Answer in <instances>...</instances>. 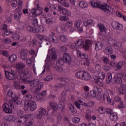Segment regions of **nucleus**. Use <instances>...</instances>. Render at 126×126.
Here are the masks:
<instances>
[{
  "instance_id": "1",
  "label": "nucleus",
  "mask_w": 126,
  "mask_h": 126,
  "mask_svg": "<svg viewBox=\"0 0 126 126\" xmlns=\"http://www.w3.org/2000/svg\"><path fill=\"white\" fill-rule=\"evenodd\" d=\"M61 105L62 103L59 104L58 106L57 103L51 101L49 102V106L48 107L47 111L48 112H51V114H55L59 108L61 112H63V110H64V105L62 107Z\"/></svg>"
},
{
  "instance_id": "2",
  "label": "nucleus",
  "mask_w": 126,
  "mask_h": 126,
  "mask_svg": "<svg viewBox=\"0 0 126 126\" xmlns=\"http://www.w3.org/2000/svg\"><path fill=\"white\" fill-rule=\"evenodd\" d=\"M91 4L93 6V7H97V8L102 9L104 10V12H106L108 14H112V10H113V9L111 8V6L107 4L101 5L98 2L93 3V2H91Z\"/></svg>"
},
{
  "instance_id": "3",
  "label": "nucleus",
  "mask_w": 126,
  "mask_h": 126,
  "mask_svg": "<svg viewBox=\"0 0 126 126\" xmlns=\"http://www.w3.org/2000/svg\"><path fill=\"white\" fill-rule=\"evenodd\" d=\"M31 86H32V87H36V86H37V88L33 91L34 93L37 94V93L40 92L41 89L43 88L44 84L43 82H39L38 80L35 79L31 82Z\"/></svg>"
},
{
  "instance_id": "4",
  "label": "nucleus",
  "mask_w": 126,
  "mask_h": 126,
  "mask_svg": "<svg viewBox=\"0 0 126 126\" xmlns=\"http://www.w3.org/2000/svg\"><path fill=\"white\" fill-rule=\"evenodd\" d=\"M35 7L31 10L32 12L35 15V16H38L41 15L43 13V9L42 7H40L38 3H37L35 5Z\"/></svg>"
},
{
  "instance_id": "5",
  "label": "nucleus",
  "mask_w": 126,
  "mask_h": 126,
  "mask_svg": "<svg viewBox=\"0 0 126 126\" xmlns=\"http://www.w3.org/2000/svg\"><path fill=\"white\" fill-rule=\"evenodd\" d=\"M57 57L56 54H53L51 55V58L49 57V55H47V57L45 61V63H48L51 65H54V64H55V63H56V61H57Z\"/></svg>"
},
{
  "instance_id": "6",
  "label": "nucleus",
  "mask_w": 126,
  "mask_h": 126,
  "mask_svg": "<svg viewBox=\"0 0 126 126\" xmlns=\"http://www.w3.org/2000/svg\"><path fill=\"white\" fill-rule=\"evenodd\" d=\"M38 112L39 114H35L34 116L36 119H38L39 120L42 119L43 117H45L46 114H47L46 109L43 107L39 108Z\"/></svg>"
},
{
  "instance_id": "7",
  "label": "nucleus",
  "mask_w": 126,
  "mask_h": 126,
  "mask_svg": "<svg viewBox=\"0 0 126 126\" xmlns=\"http://www.w3.org/2000/svg\"><path fill=\"white\" fill-rule=\"evenodd\" d=\"M5 75L9 80H15L17 78V75L14 72H9L8 71H5Z\"/></svg>"
},
{
  "instance_id": "8",
  "label": "nucleus",
  "mask_w": 126,
  "mask_h": 126,
  "mask_svg": "<svg viewBox=\"0 0 126 126\" xmlns=\"http://www.w3.org/2000/svg\"><path fill=\"white\" fill-rule=\"evenodd\" d=\"M30 108V110L31 111H34V110H36L37 109V106H36V102L35 101H33L32 102H31L29 104L25 105V109L26 111H27L28 109Z\"/></svg>"
},
{
  "instance_id": "9",
  "label": "nucleus",
  "mask_w": 126,
  "mask_h": 126,
  "mask_svg": "<svg viewBox=\"0 0 126 126\" xmlns=\"http://www.w3.org/2000/svg\"><path fill=\"white\" fill-rule=\"evenodd\" d=\"M74 26L75 27L77 28L79 33H82V32L83 31V25H82L81 21L79 20H76L74 23Z\"/></svg>"
},
{
  "instance_id": "10",
  "label": "nucleus",
  "mask_w": 126,
  "mask_h": 126,
  "mask_svg": "<svg viewBox=\"0 0 126 126\" xmlns=\"http://www.w3.org/2000/svg\"><path fill=\"white\" fill-rule=\"evenodd\" d=\"M102 99L103 101H105V100H107L108 102L110 103L111 105H115V101L113 100H112L111 98L110 97V94H109V93L108 92H105L103 95Z\"/></svg>"
},
{
  "instance_id": "11",
  "label": "nucleus",
  "mask_w": 126,
  "mask_h": 126,
  "mask_svg": "<svg viewBox=\"0 0 126 126\" xmlns=\"http://www.w3.org/2000/svg\"><path fill=\"white\" fill-rule=\"evenodd\" d=\"M2 108L3 112H5L6 114H11L12 113V109H10V106H9L8 103H4Z\"/></svg>"
},
{
  "instance_id": "12",
  "label": "nucleus",
  "mask_w": 126,
  "mask_h": 126,
  "mask_svg": "<svg viewBox=\"0 0 126 126\" xmlns=\"http://www.w3.org/2000/svg\"><path fill=\"white\" fill-rule=\"evenodd\" d=\"M19 105L18 102V97L13 98L11 101H10V105L11 109H14L15 107H17Z\"/></svg>"
},
{
  "instance_id": "13",
  "label": "nucleus",
  "mask_w": 126,
  "mask_h": 126,
  "mask_svg": "<svg viewBox=\"0 0 126 126\" xmlns=\"http://www.w3.org/2000/svg\"><path fill=\"white\" fill-rule=\"evenodd\" d=\"M63 60H64V63H68V64L71 63V57H70V55H69V54L67 53L63 54Z\"/></svg>"
},
{
  "instance_id": "14",
  "label": "nucleus",
  "mask_w": 126,
  "mask_h": 126,
  "mask_svg": "<svg viewBox=\"0 0 126 126\" xmlns=\"http://www.w3.org/2000/svg\"><path fill=\"white\" fill-rule=\"evenodd\" d=\"M59 12L60 13H61V14H63V15H65V16H69V15H71V12L69 11V10H67V9L64 8L63 7H62V6H60V9H59Z\"/></svg>"
},
{
  "instance_id": "15",
  "label": "nucleus",
  "mask_w": 126,
  "mask_h": 126,
  "mask_svg": "<svg viewBox=\"0 0 126 126\" xmlns=\"http://www.w3.org/2000/svg\"><path fill=\"white\" fill-rule=\"evenodd\" d=\"M26 65L25 64L23 63H18L16 64V68L17 69V72H21V71H23L25 70L24 68Z\"/></svg>"
},
{
  "instance_id": "16",
  "label": "nucleus",
  "mask_w": 126,
  "mask_h": 126,
  "mask_svg": "<svg viewBox=\"0 0 126 126\" xmlns=\"http://www.w3.org/2000/svg\"><path fill=\"white\" fill-rule=\"evenodd\" d=\"M19 73L18 75V78L19 80H23L27 75H28V72H26L25 70L21 71V72H17Z\"/></svg>"
},
{
  "instance_id": "17",
  "label": "nucleus",
  "mask_w": 126,
  "mask_h": 126,
  "mask_svg": "<svg viewBox=\"0 0 126 126\" xmlns=\"http://www.w3.org/2000/svg\"><path fill=\"white\" fill-rule=\"evenodd\" d=\"M92 45V41L89 39H86L85 41V45L83 46V48L85 50V51H89L90 47Z\"/></svg>"
},
{
  "instance_id": "18",
  "label": "nucleus",
  "mask_w": 126,
  "mask_h": 126,
  "mask_svg": "<svg viewBox=\"0 0 126 126\" xmlns=\"http://www.w3.org/2000/svg\"><path fill=\"white\" fill-rule=\"evenodd\" d=\"M112 27L114 29H118V30H122L123 29V25L119 24L118 22H112Z\"/></svg>"
},
{
  "instance_id": "19",
  "label": "nucleus",
  "mask_w": 126,
  "mask_h": 126,
  "mask_svg": "<svg viewBox=\"0 0 126 126\" xmlns=\"http://www.w3.org/2000/svg\"><path fill=\"white\" fill-rule=\"evenodd\" d=\"M33 100V97L31 94H27L26 96V100L25 101V105H28L30 103L34 102Z\"/></svg>"
},
{
  "instance_id": "20",
  "label": "nucleus",
  "mask_w": 126,
  "mask_h": 126,
  "mask_svg": "<svg viewBox=\"0 0 126 126\" xmlns=\"http://www.w3.org/2000/svg\"><path fill=\"white\" fill-rule=\"evenodd\" d=\"M98 88H99V87L94 86V87L93 90H92L90 92V94H91V96H92L93 97V98H95L96 97V96L97 95V92L98 91Z\"/></svg>"
},
{
  "instance_id": "21",
  "label": "nucleus",
  "mask_w": 126,
  "mask_h": 126,
  "mask_svg": "<svg viewBox=\"0 0 126 126\" xmlns=\"http://www.w3.org/2000/svg\"><path fill=\"white\" fill-rule=\"evenodd\" d=\"M49 40L51 42H52V43H54L55 44H58V43H59V38L53 34H50L49 35Z\"/></svg>"
},
{
  "instance_id": "22",
  "label": "nucleus",
  "mask_w": 126,
  "mask_h": 126,
  "mask_svg": "<svg viewBox=\"0 0 126 126\" xmlns=\"http://www.w3.org/2000/svg\"><path fill=\"white\" fill-rule=\"evenodd\" d=\"M49 8L51 9V10H57V11H60V9L61 8V5L58 4H54L53 5H51L49 6Z\"/></svg>"
},
{
  "instance_id": "23",
  "label": "nucleus",
  "mask_w": 126,
  "mask_h": 126,
  "mask_svg": "<svg viewBox=\"0 0 126 126\" xmlns=\"http://www.w3.org/2000/svg\"><path fill=\"white\" fill-rule=\"evenodd\" d=\"M92 77L90 74H89L88 72L84 71V73L83 75V78L82 79L83 80H90L91 79Z\"/></svg>"
},
{
  "instance_id": "24",
  "label": "nucleus",
  "mask_w": 126,
  "mask_h": 126,
  "mask_svg": "<svg viewBox=\"0 0 126 126\" xmlns=\"http://www.w3.org/2000/svg\"><path fill=\"white\" fill-rule=\"evenodd\" d=\"M110 119L111 121H113V122H117L118 120H119V117H118V115L116 112H114L110 115Z\"/></svg>"
},
{
  "instance_id": "25",
  "label": "nucleus",
  "mask_w": 126,
  "mask_h": 126,
  "mask_svg": "<svg viewBox=\"0 0 126 126\" xmlns=\"http://www.w3.org/2000/svg\"><path fill=\"white\" fill-rule=\"evenodd\" d=\"M102 89L98 87V89L97 90V92H96V95L95 97H96V99L98 100H102Z\"/></svg>"
},
{
  "instance_id": "26",
  "label": "nucleus",
  "mask_w": 126,
  "mask_h": 126,
  "mask_svg": "<svg viewBox=\"0 0 126 126\" xmlns=\"http://www.w3.org/2000/svg\"><path fill=\"white\" fill-rule=\"evenodd\" d=\"M94 45L95 46V50L96 51H99L103 48V43L101 41H98L97 42L95 43Z\"/></svg>"
},
{
  "instance_id": "27",
  "label": "nucleus",
  "mask_w": 126,
  "mask_h": 126,
  "mask_svg": "<svg viewBox=\"0 0 126 126\" xmlns=\"http://www.w3.org/2000/svg\"><path fill=\"white\" fill-rule=\"evenodd\" d=\"M20 58L23 60H25L27 59V50L24 49L21 51Z\"/></svg>"
},
{
  "instance_id": "28",
  "label": "nucleus",
  "mask_w": 126,
  "mask_h": 126,
  "mask_svg": "<svg viewBox=\"0 0 126 126\" xmlns=\"http://www.w3.org/2000/svg\"><path fill=\"white\" fill-rule=\"evenodd\" d=\"M103 52L106 55H110L113 53V49L111 46H109L104 50Z\"/></svg>"
},
{
  "instance_id": "29",
  "label": "nucleus",
  "mask_w": 126,
  "mask_h": 126,
  "mask_svg": "<svg viewBox=\"0 0 126 126\" xmlns=\"http://www.w3.org/2000/svg\"><path fill=\"white\" fill-rule=\"evenodd\" d=\"M84 71H80L75 73V77L79 79H82Z\"/></svg>"
},
{
  "instance_id": "30",
  "label": "nucleus",
  "mask_w": 126,
  "mask_h": 126,
  "mask_svg": "<svg viewBox=\"0 0 126 126\" xmlns=\"http://www.w3.org/2000/svg\"><path fill=\"white\" fill-rule=\"evenodd\" d=\"M122 82H123L122 79L114 76L112 79V83H122Z\"/></svg>"
},
{
  "instance_id": "31",
  "label": "nucleus",
  "mask_w": 126,
  "mask_h": 126,
  "mask_svg": "<svg viewBox=\"0 0 126 126\" xmlns=\"http://www.w3.org/2000/svg\"><path fill=\"white\" fill-rule=\"evenodd\" d=\"M58 0L61 4L65 6V7H69V3L65 1V0Z\"/></svg>"
},
{
  "instance_id": "32",
  "label": "nucleus",
  "mask_w": 126,
  "mask_h": 126,
  "mask_svg": "<svg viewBox=\"0 0 126 126\" xmlns=\"http://www.w3.org/2000/svg\"><path fill=\"white\" fill-rule=\"evenodd\" d=\"M64 64V61L63 59H60L57 61L56 66H63Z\"/></svg>"
},
{
  "instance_id": "33",
  "label": "nucleus",
  "mask_w": 126,
  "mask_h": 126,
  "mask_svg": "<svg viewBox=\"0 0 126 126\" xmlns=\"http://www.w3.org/2000/svg\"><path fill=\"white\" fill-rule=\"evenodd\" d=\"M14 116L13 115H7L4 117L5 122H7L9 123L11 121H13V118Z\"/></svg>"
},
{
  "instance_id": "34",
  "label": "nucleus",
  "mask_w": 126,
  "mask_h": 126,
  "mask_svg": "<svg viewBox=\"0 0 126 126\" xmlns=\"http://www.w3.org/2000/svg\"><path fill=\"white\" fill-rule=\"evenodd\" d=\"M7 96H9V97H11L12 99H14V98L18 97L15 94H13V93L12 92V91L11 90H9L7 92Z\"/></svg>"
},
{
  "instance_id": "35",
  "label": "nucleus",
  "mask_w": 126,
  "mask_h": 126,
  "mask_svg": "<svg viewBox=\"0 0 126 126\" xmlns=\"http://www.w3.org/2000/svg\"><path fill=\"white\" fill-rule=\"evenodd\" d=\"M123 64H124V62H123L122 61L117 63V64L115 65V70H119L121 69Z\"/></svg>"
},
{
  "instance_id": "36",
  "label": "nucleus",
  "mask_w": 126,
  "mask_h": 126,
  "mask_svg": "<svg viewBox=\"0 0 126 126\" xmlns=\"http://www.w3.org/2000/svg\"><path fill=\"white\" fill-rule=\"evenodd\" d=\"M106 78V82L108 84L111 83V82L113 83V77L112 76V74L109 73L107 75Z\"/></svg>"
},
{
  "instance_id": "37",
  "label": "nucleus",
  "mask_w": 126,
  "mask_h": 126,
  "mask_svg": "<svg viewBox=\"0 0 126 126\" xmlns=\"http://www.w3.org/2000/svg\"><path fill=\"white\" fill-rule=\"evenodd\" d=\"M119 91H120V94H124V93H126V85H121V86L120 87Z\"/></svg>"
},
{
  "instance_id": "38",
  "label": "nucleus",
  "mask_w": 126,
  "mask_h": 126,
  "mask_svg": "<svg viewBox=\"0 0 126 126\" xmlns=\"http://www.w3.org/2000/svg\"><path fill=\"white\" fill-rule=\"evenodd\" d=\"M46 22L47 24H48L49 25H51L52 23H53V24L56 23V21L55 20V19L52 18H50L46 19Z\"/></svg>"
},
{
  "instance_id": "39",
  "label": "nucleus",
  "mask_w": 126,
  "mask_h": 126,
  "mask_svg": "<svg viewBox=\"0 0 126 126\" xmlns=\"http://www.w3.org/2000/svg\"><path fill=\"white\" fill-rule=\"evenodd\" d=\"M47 94V92L46 91H43L42 93L36 95L37 99H42L43 97L46 96Z\"/></svg>"
},
{
  "instance_id": "40",
  "label": "nucleus",
  "mask_w": 126,
  "mask_h": 126,
  "mask_svg": "<svg viewBox=\"0 0 126 126\" xmlns=\"http://www.w3.org/2000/svg\"><path fill=\"white\" fill-rule=\"evenodd\" d=\"M26 122H27V121L24 117V115H23V116H20V119L18 121V123H19V124H24L26 123Z\"/></svg>"
},
{
  "instance_id": "41",
  "label": "nucleus",
  "mask_w": 126,
  "mask_h": 126,
  "mask_svg": "<svg viewBox=\"0 0 126 126\" xmlns=\"http://www.w3.org/2000/svg\"><path fill=\"white\" fill-rule=\"evenodd\" d=\"M60 40L63 43H65L67 41V36L66 35H61L59 36Z\"/></svg>"
},
{
  "instance_id": "42",
  "label": "nucleus",
  "mask_w": 126,
  "mask_h": 126,
  "mask_svg": "<svg viewBox=\"0 0 126 126\" xmlns=\"http://www.w3.org/2000/svg\"><path fill=\"white\" fill-rule=\"evenodd\" d=\"M16 60H17V56L15 55H11L9 57V61L11 62V63H14Z\"/></svg>"
},
{
  "instance_id": "43",
  "label": "nucleus",
  "mask_w": 126,
  "mask_h": 126,
  "mask_svg": "<svg viewBox=\"0 0 126 126\" xmlns=\"http://www.w3.org/2000/svg\"><path fill=\"white\" fill-rule=\"evenodd\" d=\"M98 27L99 29L100 32H102V33L106 32L107 31V29H106V27L102 25H98Z\"/></svg>"
},
{
  "instance_id": "44",
  "label": "nucleus",
  "mask_w": 126,
  "mask_h": 126,
  "mask_svg": "<svg viewBox=\"0 0 126 126\" xmlns=\"http://www.w3.org/2000/svg\"><path fill=\"white\" fill-rule=\"evenodd\" d=\"M27 30L31 33H36L35 28H33L32 26H29L27 27Z\"/></svg>"
},
{
  "instance_id": "45",
  "label": "nucleus",
  "mask_w": 126,
  "mask_h": 126,
  "mask_svg": "<svg viewBox=\"0 0 126 126\" xmlns=\"http://www.w3.org/2000/svg\"><path fill=\"white\" fill-rule=\"evenodd\" d=\"M84 44V40L83 39H79L76 42H75V46L77 47H80V46H82V45Z\"/></svg>"
},
{
  "instance_id": "46",
  "label": "nucleus",
  "mask_w": 126,
  "mask_h": 126,
  "mask_svg": "<svg viewBox=\"0 0 126 126\" xmlns=\"http://www.w3.org/2000/svg\"><path fill=\"white\" fill-rule=\"evenodd\" d=\"M33 124H34V119L31 118L29 120V122L26 123L25 126H32Z\"/></svg>"
},
{
  "instance_id": "47",
  "label": "nucleus",
  "mask_w": 126,
  "mask_h": 126,
  "mask_svg": "<svg viewBox=\"0 0 126 126\" xmlns=\"http://www.w3.org/2000/svg\"><path fill=\"white\" fill-rule=\"evenodd\" d=\"M79 6L82 8H85L86 7H87V6H88V4H87V3L86 2L84 1H81L79 2Z\"/></svg>"
},
{
  "instance_id": "48",
  "label": "nucleus",
  "mask_w": 126,
  "mask_h": 126,
  "mask_svg": "<svg viewBox=\"0 0 126 126\" xmlns=\"http://www.w3.org/2000/svg\"><path fill=\"white\" fill-rule=\"evenodd\" d=\"M95 69L96 71H100L102 69V66H101V63H95Z\"/></svg>"
},
{
  "instance_id": "49",
  "label": "nucleus",
  "mask_w": 126,
  "mask_h": 126,
  "mask_svg": "<svg viewBox=\"0 0 126 126\" xmlns=\"http://www.w3.org/2000/svg\"><path fill=\"white\" fill-rule=\"evenodd\" d=\"M79 103L81 104L82 106H85V107H88V104L85 102V100L83 98H80L79 100Z\"/></svg>"
},
{
  "instance_id": "50",
  "label": "nucleus",
  "mask_w": 126,
  "mask_h": 126,
  "mask_svg": "<svg viewBox=\"0 0 126 126\" xmlns=\"http://www.w3.org/2000/svg\"><path fill=\"white\" fill-rule=\"evenodd\" d=\"M65 86V84H63L62 83L59 85H55L54 87V88L56 90L59 89V88H63Z\"/></svg>"
},
{
  "instance_id": "51",
  "label": "nucleus",
  "mask_w": 126,
  "mask_h": 126,
  "mask_svg": "<svg viewBox=\"0 0 126 126\" xmlns=\"http://www.w3.org/2000/svg\"><path fill=\"white\" fill-rule=\"evenodd\" d=\"M21 15H22V13L20 12H16L14 15V18L15 19L19 20L20 17H21Z\"/></svg>"
},
{
  "instance_id": "52",
  "label": "nucleus",
  "mask_w": 126,
  "mask_h": 126,
  "mask_svg": "<svg viewBox=\"0 0 126 126\" xmlns=\"http://www.w3.org/2000/svg\"><path fill=\"white\" fill-rule=\"evenodd\" d=\"M33 59L34 58L33 57H32L31 59H28L26 60V63H27L28 65H29V66H30V65H31L32 64V63H33V62H34Z\"/></svg>"
},
{
  "instance_id": "53",
  "label": "nucleus",
  "mask_w": 126,
  "mask_h": 126,
  "mask_svg": "<svg viewBox=\"0 0 126 126\" xmlns=\"http://www.w3.org/2000/svg\"><path fill=\"white\" fill-rule=\"evenodd\" d=\"M60 20L61 21H67L69 19L68 17L66 16H61L59 18Z\"/></svg>"
},
{
  "instance_id": "54",
  "label": "nucleus",
  "mask_w": 126,
  "mask_h": 126,
  "mask_svg": "<svg viewBox=\"0 0 126 126\" xmlns=\"http://www.w3.org/2000/svg\"><path fill=\"white\" fill-rule=\"evenodd\" d=\"M12 42L11 40L9 38H5L2 40V43L3 44H10Z\"/></svg>"
},
{
  "instance_id": "55",
  "label": "nucleus",
  "mask_w": 126,
  "mask_h": 126,
  "mask_svg": "<svg viewBox=\"0 0 126 126\" xmlns=\"http://www.w3.org/2000/svg\"><path fill=\"white\" fill-rule=\"evenodd\" d=\"M32 24L34 26H38V20L36 18H33L32 21Z\"/></svg>"
},
{
  "instance_id": "56",
  "label": "nucleus",
  "mask_w": 126,
  "mask_h": 126,
  "mask_svg": "<svg viewBox=\"0 0 126 126\" xmlns=\"http://www.w3.org/2000/svg\"><path fill=\"white\" fill-rule=\"evenodd\" d=\"M13 85L15 89H20V84L17 81H14Z\"/></svg>"
},
{
  "instance_id": "57",
  "label": "nucleus",
  "mask_w": 126,
  "mask_h": 126,
  "mask_svg": "<svg viewBox=\"0 0 126 126\" xmlns=\"http://www.w3.org/2000/svg\"><path fill=\"white\" fill-rule=\"evenodd\" d=\"M115 43H114L113 46L114 47H118V48H121L122 47V46L123 45V44L119 41H117L115 40V42H114Z\"/></svg>"
},
{
  "instance_id": "58",
  "label": "nucleus",
  "mask_w": 126,
  "mask_h": 126,
  "mask_svg": "<svg viewBox=\"0 0 126 126\" xmlns=\"http://www.w3.org/2000/svg\"><path fill=\"white\" fill-rule=\"evenodd\" d=\"M116 15L118 16L119 17H123V19L124 20V21H126V18L125 17V16L123 15V14L122 13H120V12L117 11L116 12Z\"/></svg>"
},
{
  "instance_id": "59",
  "label": "nucleus",
  "mask_w": 126,
  "mask_h": 126,
  "mask_svg": "<svg viewBox=\"0 0 126 126\" xmlns=\"http://www.w3.org/2000/svg\"><path fill=\"white\" fill-rule=\"evenodd\" d=\"M93 22V21L92 20H89L84 22V25L85 26H88V25L92 24Z\"/></svg>"
},
{
  "instance_id": "60",
  "label": "nucleus",
  "mask_w": 126,
  "mask_h": 126,
  "mask_svg": "<svg viewBox=\"0 0 126 126\" xmlns=\"http://www.w3.org/2000/svg\"><path fill=\"white\" fill-rule=\"evenodd\" d=\"M70 110L71 113H73V114H76L77 113V110H76V108L73 106V105H71L70 107Z\"/></svg>"
},
{
  "instance_id": "61",
  "label": "nucleus",
  "mask_w": 126,
  "mask_h": 126,
  "mask_svg": "<svg viewBox=\"0 0 126 126\" xmlns=\"http://www.w3.org/2000/svg\"><path fill=\"white\" fill-rule=\"evenodd\" d=\"M18 4V3H17V0H13L11 1V5L12 7H16Z\"/></svg>"
},
{
  "instance_id": "62",
  "label": "nucleus",
  "mask_w": 126,
  "mask_h": 126,
  "mask_svg": "<svg viewBox=\"0 0 126 126\" xmlns=\"http://www.w3.org/2000/svg\"><path fill=\"white\" fill-rule=\"evenodd\" d=\"M33 114H26L24 115V116L25 117V119H26V121H28L29 119H30L32 116H33Z\"/></svg>"
},
{
  "instance_id": "63",
  "label": "nucleus",
  "mask_w": 126,
  "mask_h": 126,
  "mask_svg": "<svg viewBox=\"0 0 126 126\" xmlns=\"http://www.w3.org/2000/svg\"><path fill=\"white\" fill-rule=\"evenodd\" d=\"M97 112L99 114H105V111L104 110V108L103 107H99L97 109Z\"/></svg>"
},
{
  "instance_id": "64",
  "label": "nucleus",
  "mask_w": 126,
  "mask_h": 126,
  "mask_svg": "<svg viewBox=\"0 0 126 126\" xmlns=\"http://www.w3.org/2000/svg\"><path fill=\"white\" fill-rule=\"evenodd\" d=\"M65 26L67 28H70L72 26V22L68 21L65 24Z\"/></svg>"
}]
</instances>
